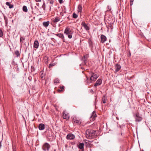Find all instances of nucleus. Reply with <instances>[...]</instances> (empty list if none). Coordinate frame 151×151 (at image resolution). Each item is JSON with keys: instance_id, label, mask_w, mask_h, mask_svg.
Listing matches in <instances>:
<instances>
[{"instance_id": "obj_1", "label": "nucleus", "mask_w": 151, "mask_h": 151, "mask_svg": "<svg viewBox=\"0 0 151 151\" xmlns=\"http://www.w3.org/2000/svg\"><path fill=\"white\" fill-rule=\"evenodd\" d=\"M99 76L96 74H95L93 73H92L91 74V77L89 79L86 77V84L87 85H89L93 82L95 81L98 77Z\"/></svg>"}, {"instance_id": "obj_2", "label": "nucleus", "mask_w": 151, "mask_h": 151, "mask_svg": "<svg viewBox=\"0 0 151 151\" xmlns=\"http://www.w3.org/2000/svg\"><path fill=\"white\" fill-rule=\"evenodd\" d=\"M96 132L94 130L87 129L86 132V137L89 139L93 138L96 135Z\"/></svg>"}, {"instance_id": "obj_3", "label": "nucleus", "mask_w": 151, "mask_h": 151, "mask_svg": "<svg viewBox=\"0 0 151 151\" xmlns=\"http://www.w3.org/2000/svg\"><path fill=\"white\" fill-rule=\"evenodd\" d=\"M134 117L135 119V121L136 122H141L142 119V118L138 112H137L134 115Z\"/></svg>"}, {"instance_id": "obj_4", "label": "nucleus", "mask_w": 151, "mask_h": 151, "mask_svg": "<svg viewBox=\"0 0 151 151\" xmlns=\"http://www.w3.org/2000/svg\"><path fill=\"white\" fill-rule=\"evenodd\" d=\"M65 35H68V38H72V32L70 28L67 27L66 28L64 32Z\"/></svg>"}, {"instance_id": "obj_5", "label": "nucleus", "mask_w": 151, "mask_h": 151, "mask_svg": "<svg viewBox=\"0 0 151 151\" xmlns=\"http://www.w3.org/2000/svg\"><path fill=\"white\" fill-rule=\"evenodd\" d=\"M50 147V145L47 143H44L42 147V149L44 151H48Z\"/></svg>"}, {"instance_id": "obj_6", "label": "nucleus", "mask_w": 151, "mask_h": 151, "mask_svg": "<svg viewBox=\"0 0 151 151\" xmlns=\"http://www.w3.org/2000/svg\"><path fill=\"white\" fill-rule=\"evenodd\" d=\"M88 57V55L86 54L84 55L81 59V60L83 62L82 63V64L83 65H87L86 63Z\"/></svg>"}, {"instance_id": "obj_7", "label": "nucleus", "mask_w": 151, "mask_h": 151, "mask_svg": "<svg viewBox=\"0 0 151 151\" xmlns=\"http://www.w3.org/2000/svg\"><path fill=\"white\" fill-rule=\"evenodd\" d=\"M63 119L68 120L69 118V115L66 110H64L63 112Z\"/></svg>"}, {"instance_id": "obj_8", "label": "nucleus", "mask_w": 151, "mask_h": 151, "mask_svg": "<svg viewBox=\"0 0 151 151\" xmlns=\"http://www.w3.org/2000/svg\"><path fill=\"white\" fill-rule=\"evenodd\" d=\"M82 26L86 30H88L90 29V27L88 24H86L84 22H83L81 23Z\"/></svg>"}, {"instance_id": "obj_9", "label": "nucleus", "mask_w": 151, "mask_h": 151, "mask_svg": "<svg viewBox=\"0 0 151 151\" xmlns=\"http://www.w3.org/2000/svg\"><path fill=\"white\" fill-rule=\"evenodd\" d=\"M97 117V115L96 114L95 111H93L91 115V116L90 117V120L91 121H93Z\"/></svg>"}, {"instance_id": "obj_10", "label": "nucleus", "mask_w": 151, "mask_h": 151, "mask_svg": "<svg viewBox=\"0 0 151 151\" xmlns=\"http://www.w3.org/2000/svg\"><path fill=\"white\" fill-rule=\"evenodd\" d=\"M75 137V136L73 134L70 133L67 135L66 138L68 139L71 140L74 139Z\"/></svg>"}, {"instance_id": "obj_11", "label": "nucleus", "mask_w": 151, "mask_h": 151, "mask_svg": "<svg viewBox=\"0 0 151 151\" xmlns=\"http://www.w3.org/2000/svg\"><path fill=\"white\" fill-rule=\"evenodd\" d=\"M73 121L74 123H76L77 124H81L80 120L76 117H73Z\"/></svg>"}, {"instance_id": "obj_12", "label": "nucleus", "mask_w": 151, "mask_h": 151, "mask_svg": "<svg viewBox=\"0 0 151 151\" xmlns=\"http://www.w3.org/2000/svg\"><path fill=\"white\" fill-rule=\"evenodd\" d=\"M102 80L101 79H99L94 85V87H96L97 86L100 85L102 83Z\"/></svg>"}, {"instance_id": "obj_13", "label": "nucleus", "mask_w": 151, "mask_h": 151, "mask_svg": "<svg viewBox=\"0 0 151 151\" xmlns=\"http://www.w3.org/2000/svg\"><path fill=\"white\" fill-rule=\"evenodd\" d=\"M84 143H79L78 145V147L80 149H81L82 151H84Z\"/></svg>"}, {"instance_id": "obj_14", "label": "nucleus", "mask_w": 151, "mask_h": 151, "mask_svg": "<svg viewBox=\"0 0 151 151\" xmlns=\"http://www.w3.org/2000/svg\"><path fill=\"white\" fill-rule=\"evenodd\" d=\"M115 72H117L119 71L121 68L120 65L118 64H116L115 65Z\"/></svg>"}, {"instance_id": "obj_15", "label": "nucleus", "mask_w": 151, "mask_h": 151, "mask_svg": "<svg viewBox=\"0 0 151 151\" xmlns=\"http://www.w3.org/2000/svg\"><path fill=\"white\" fill-rule=\"evenodd\" d=\"M47 136L48 137L52 138L54 137V134L51 131L49 130L47 132Z\"/></svg>"}, {"instance_id": "obj_16", "label": "nucleus", "mask_w": 151, "mask_h": 151, "mask_svg": "<svg viewBox=\"0 0 151 151\" xmlns=\"http://www.w3.org/2000/svg\"><path fill=\"white\" fill-rule=\"evenodd\" d=\"M60 20V18L58 17H56L55 18L53 19L52 20V22L55 23Z\"/></svg>"}, {"instance_id": "obj_17", "label": "nucleus", "mask_w": 151, "mask_h": 151, "mask_svg": "<svg viewBox=\"0 0 151 151\" xmlns=\"http://www.w3.org/2000/svg\"><path fill=\"white\" fill-rule=\"evenodd\" d=\"M38 128L40 130H44L45 128V126L44 124L41 123L39 125Z\"/></svg>"}, {"instance_id": "obj_18", "label": "nucleus", "mask_w": 151, "mask_h": 151, "mask_svg": "<svg viewBox=\"0 0 151 151\" xmlns=\"http://www.w3.org/2000/svg\"><path fill=\"white\" fill-rule=\"evenodd\" d=\"M39 46V43L37 41L35 40L34 44V47L36 48H37Z\"/></svg>"}, {"instance_id": "obj_19", "label": "nucleus", "mask_w": 151, "mask_h": 151, "mask_svg": "<svg viewBox=\"0 0 151 151\" xmlns=\"http://www.w3.org/2000/svg\"><path fill=\"white\" fill-rule=\"evenodd\" d=\"M78 12L81 13L82 12V7L81 4L78 5Z\"/></svg>"}, {"instance_id": "obj_20", "label": "nucleus", "mask_w": 151, "mask_h": 151, "mask_svg": "<svg viewBox=\"0 0 151 151\" xmlns=\"http://www.w3.org/2000/svg\"><path fill=\"white\" fill-rule=\"evenodd\" d=\"M138 34L139 35V37H145L143 33H142L141 30L139 31H138Z\"/></svg>"}, {"instance_id": "obj_21", "label": "nucleus", "mask_w": 151, "mask_h": 151, "mask_svg": "<svg viewBox=\"0 0 151 151\" xmlns=\"http://www.w3.org/2000/svg\"><path fill=\"white\" fill-rule=\"evenodd\" d=\"M49 23V21L45 22L43 23V25L44 27H47L48 26Z\"/></svg>"}, {"instance_id": "obj_22", "label": "nucleus", "mask_w": 151, "mask_h": 151, "mask_svg": "<svg viewBox=\"0 0 151 151\" xmlns=\"http://www.w3.org/2000/svg\"><path fill=\"white\" fill-rule=\"evenodd\" d=\"M6 4L7 6H9V8L10 9L14 7V5L10 4V2H6Z\"/></svg>"}, {"instance_id": "obj_23", "label": "nucleus", "mask_w": 151, "mask_h": 151, "mask_svg": "<svg viewBox=\"0 0 151 151\" xmlns=\"http://www.w3.org/2000/svg\"><path fill=\"white\" fill-rule=\"evenodd\" d=\"M106 96L105 95H104L103 96V98H102V101L103 103L105 104L106 103Z\"/></svg>"}, {"instance_id": "obj_24", "label": "nucleus", "mask_w": 151, "mask_h": 151, "mask_svg": "<svg viewBox=\"0 0 151 151\" xmlns=\"http://www.w3.org/2000/svg\"><path fill=\"white\" fill-rule=\"evenodd\" d=\"M23 11L25 12H27L28 11L27 7L25 6H24L22 8Z\"/></svg>"}, {"instance_id": "obj_25", "label": "nucleus", "mask_w": 151, "mask_h": 151, "mask_svg": "<svg viewBox=\"0 0 151 151\" xmlns=\"http://www.w3.org/2000/svg\"><path fill=\"white\" fill-rule=\"evenodd\" d=\"M15 54L17 55V57H18L20 55V54L18 50H16L15 52Z\"/></svg>"}, {"instance_id": "obj_26", "label": "nucleus", "mask_w": 151, "mask_h": 151, "mask_svg": "<svg viewBox=\"0 0 151 151\" xmlns=\"http://www.w3.org/2000/svg\"><path fill=\"white\" fill-rule=\"evenodd\" d=\"M59 80L58 78L55 79L54 81V83H59Z\"/></svg>"}, {"instance_id": "obj_27", "label": "nucleus", "mask_w": 151, "mask_h": 151, "mask_svg": "<svg viewBox=\"0 0 151 151\" xmlns=\"http://www.w3.org/2000/svg\"><path fill=\"white\" fill-rule=\"evenodd\" d=\"M56 35H57L59 37H62L64 38L63 35V34H56Z\"/></svg>"}, {"instance_id": "obj_28", "label": "nucleus", "mask_w": 151, "mask_h": 151, "mask_svg": "<svg viewBox=\"0 0 151 151\" xmlns=\"http://www.w3.org/2000/svg\"><path fill=\"white\" fill-rule=\"evenodd\" d=\"M73 17L75 19H76L78 17V15L75 13H73Z\"/></svg>"}, {"instance_id": "obj_29", "label": "nucleus", "mask_w": 151, "mask_h": 151, "mask_svg": "<svg viewBox=\"0 0 151 151\" xmlns=\"http://www.w3.org/2000/svg\"><path fill=\"white\" fill-rule=\"evenodd\" d=\"M101 42L104 43L106 40V38H101Z\"/></svg>"}, {"instance_id": "obj_30", "label": "nucleus", "mask_w": 151, "mask_h": 151, "mask_svg": "<svg viewBox=\"0 0 151 151\" xmlns=\"http://www.w3.org/2000/svg\"><path fill=\"white\" fill-rule=\"evenodd\" d=\"M12 151H17V148L15 145L12 146Z\"/></svg>"}, {"instance_id": "obj_31", "label": "nucleus", "mask_w": 151, "mask_h": 151, "mask_svg": "<svg viewBox=\"0 0 151 151\" xmlns=\"http://www.w3.org/2000/svg\"><path fill=\"white\" fill-rule=\"evenodd\" d=\"M59 88L61 89V90H62V91H63L64 90V89L65 88V87L63 86H60Z\"/></svg>"}, {"instance_id": "obj_32", "label": "nucleus", "mask_w": 151, "mask_h": 151, "mask_svg": "<svg viewBox=\"0 0 151 151\" xmlns=\"http://www.w3.org/2000/svg\"><path fill=\"white\" fill-rule=\"evenodd\" d=\"M3 35V32L2 30L0 29V37H1Z\"/></svg>"}, {"instance_id": "obj_33", "label": "nucleus", "mask_w": 151, "mask_h": 151, "mask_svg": "<svg viewBox=\"0 0 151 151\" xmlns=\"http://www.w3.org/2000/svg\"><path fill=\"white\" fill-rule=\"evenodd\" d=\"M49 3L50 4L52 5L54 3V1L52 0H49Z\"/></svg>"}, {"instance_id": "obj_34", "label": "nucleus", "mask_w": 151, "mask_h": 151, "mask_svg": "<svg viewBox=\"0 0 151 151\" xmlns=\"http://www.w3.org/2000/svg\"><path fill=\"white\" fill-rule=\"evenodd\" d=\"M4 20L5 21L6 24H7V17H6L5 16H4Z\"/></svg>"}, {"instance_id": "obj_35", "label": "nucleus", "mask_w": 151, "mask_h": 151, "mask_svg": "<svg viewBox=\"0 0 151 151\" xmlns=\"http://www.w3.org/2000/svg\"><path fill=\"white\" fill-rule=\"evenodd\" d=\"M58 1L59 3L60 4H62L63 2V0H58Z\"/></svg>"}, {"instance_id": "obj_36", "label": "nucleus", "mask_w": 151, "mask_h": 151, "mask_svg": "<svg viewBox=\"0 0 151 151\" xmlns=\"http://www.w3.org/2000/svg\"><path fill=\"white\" fill-rule=\"evenodd\" d=\"M90 93L92 94H93L94 93V91L92 89L90 91Z\"/></svg>"}, {"instance_id": "obj_37", "label": "nucleus", "mask_w": 151, "mask_h": 151, "mask_svg": "<svg viewBox=\"0 0 151 151\" xmlns=\"http://www.w3.org/2000/svg\"><path fill=\"white\" fill-rule=\"evenodd\" d=\"M24 40V38H20V41L21 42L23 43V41Z\"/></svg>"}, {"instance_id": "obj_38", "label": "nucleus", "mask_w": 151, "mask_h": 151, "mask_svg": "<svg viewBox=\"0 0 151 151\" xmlns=\"http://www.w3.org/2000/svg\"><path fill=\"white\" fill-rule=\"evenodd\" d=\"M100 38H106L105 35H101Z\"/></svg>"}, {"instance_id": "obj_39", "label": "nucleus", "mask_w": 151, "mask_h": 151, "mask_svg": "<svg viewBox=\"0 0 151 151\" xmlns=\"http://www.w3.org/2000/svg\"><path fill=\"white\" fill-rule=\"evenodd\" d=\"M44 6H45V3H44V4H43V5H42V7L44 9H45V8H44Z\"/></svg>"}, {"instance_id": "obj_40", "label": "nucleus", "mask_w": 151, "mask_h": 151, "mask_svg": "<svg viewBox=\"0 0 151 151\" xmlns=\"http://www.w3.org/2000/svg\"><path fill=\"white\" fill-rule=\"evenodd\" d=\"M58 92L60 93L62 91V90L61 89H58Z\"/></svg>"}, {"instance_id": "obj_41", "label": "nucleus", "mask_w": 151, "mask_h": 151, "mask_svg": "<svg viewBox=\"0 0 151 151\" xmlns=\"http://www.w3.org/2000/svg\"><path fill=\"white\" fill-rule=\"evenodd\" d=\"M146 33H147V34H148L149 33V32L147 31V30H146V32H145Z\"/></svg>"}, {"instance_id": "obj_42", "label": "nucleus", "mask_w": 151, "mask_h": 151, "mask_svg": "<svg viewBox=\"0 0 151 151\" xmlns=\"http://www.w3.org/2000/svg\"><path fill=\"white\" fill-rule=\"evenodd\" d=\"M1 141L0 142V149H1Z\"/></svg>"}, {"instance_id": "obj_43", "label": "nucleus", "mask_w": 151, "mask_h": 151, "mask_svg": "<svg viewBox=\"0 0 151 151\" xmlns=\"http://www.w3.org/2000/svg\"><path fill=\"white\" fill-rule=\"evenodd\" d=\"M36 2H40L41 1V0H35Z\"/></svg>"}, {"instance_id": "obj_44", "label": "nucleus", "mask_w": 151, "mask_h": 151, "mask_svg": "<svg viewBox=\"0 0 151 151\" xmlns=\"http://www.w3.org/2000/svg\"><path fill=\"white\" fill-rule=\"evenodd\" d=\"M133 1H134V0H130V2L132 3V2H133Z\"/></svg>"}, {"instance_id": "obj_45", "label": "nucleus", "mask_w": 151, "mask_h": 151, "mask_svg": "<svg viewBox=\"0 0 151 151\" xmlns=\"http://www.w3.org/2000/svg\"><path fill=\"white\" fill-rule=\"evenodd\" d=\"M132 4H133V2H132V3L130 2V5H132Z\"/></svg>"}, {"instance_id": "obj_46", "label": "nucleus", "mask_w": 151, "mask_h": 151, "mask_svg": "<svg viewBox=\"0 0 151 151\" xmlns=\"http://www.w3.org/2000/svg\"><path fill=\"white\" fill-rule=\"evenodd\" d=\"M145 35L146 36V34H145Z\"/></svg>"}, {"instance_id": "obj_47", "label": "nucleus", "mask_w": 151, "mask_h": 151, "mask_svg": "<svg viewBox=\"0 0 151 151\" xmlns=\"http://www.w3.org/2000/svg\"><path fill=\"white\" fill-rule=\"evenodd\" d=\"M141 151H144L143 150H141Z\"/></svg>"}, {"instance_id": "obj_48", "label": "nucleus", "mask_w": 151, "mask_h": 151, "mask_svg": "<svg viewBox=\"0 0 151 151\" xmlns=\"http://www.w3.org/2000/svg\"><path fill=\"white\" fill-rule=\"evenodd\" d=\"M51 65V64H50L49 66H50Z\"/></svg>"}]
</instances>
